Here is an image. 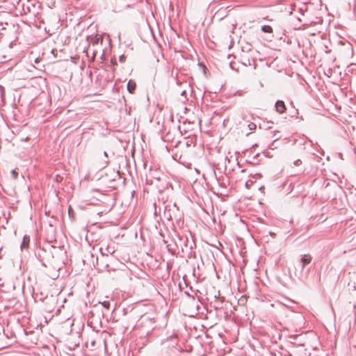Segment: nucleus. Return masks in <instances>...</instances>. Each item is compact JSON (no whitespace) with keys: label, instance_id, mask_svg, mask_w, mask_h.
Masks as SVG:
<instances>
[{"label":"nucleus","instance_id":"obj_3","mask_svg":"<svg viewBox=\"0 0 356 356\" xmlns=\"http://www.w3.org/2000/svg\"><path fill=\"white\" fill-rule=\"evenodd\" d=\"M136 83L132 81L129 80L127 83V90L129 92L133 93L134 90H136Z\"/></svg>","mask_w":356,"mask_h":356},{"label":"nucleus","instance_id":"obj_7","mask_svg":"<svg viewBox=\"0 0 356 356\" xmlns=\"http://www.w3.org/2000/svg\"><path fill=\"white\" fill-rule=\"evenodd\" d=\"M101 304H102V305L104 307H105V308H106V309H109V307H110V303H109V302H108V301H104V302H102Z\"/></svg>","mask_w":356,"mask_h":356},{"label":"nucleus","instance_id":"obj_4","mask_svg":"<svg viewBox=\"0 0 356 356\" xmlns=\"http://www.w3.org/2000/svg\"><path fill=\"white\" fill-rule=\"evenodd\" d=\"M29 241H30L29 236L25 235L23 237V241H22V244H21V249L23 250L24 248H27L28 246H29Z\"/></svg>","mask_w":356,"mask_h":356},{"label":"nucleus","instance_id":"obj_2","mask_svg":"<svg viewBox=\"0 0 356 356\" xmlns=\"http://www.w3.org/2000/svg\"><path fill=\"white\" fill-rule=\"evenodd\" d=\"M275 106L276 111L280 113H284V111L286 110L285 104L283 101H281V100L277 101Z\"/></svg>","mask_w":356,"mask_h":356},{"label":"nucleus","instance_id":"obj_8","mask_svg":"<svg viewBox=\"0 0 356 356\" xmlns=\"http://www.w3.org/2000/svg\"><path fill=\"white\" fill-rule=\"evenodd\" d=\"M293 164L296 165V166H298L302 164V161L300 159H297L294 162H293Z\"/></svg>","mask_w":356,"mask_h":356},{"label":"nucleus","instance_id":"obj_10","mask_svg":"<svg viewBox=\"0 0 356 356\" xmlns=\"http://www.w3.org/2000/svg\"><path fill=\"white\" fill-rule=\"evenodd\" d=\"M125 60H126V57L124 55H121L119 58V60L120 63H124L125 62Z\"/></svg>","mask_w":356,"mask_h":356},{"label":"nucleus","instance_id":"obj_11","mask_svg":"<svg viewBox=\"0 0 356 356\" xmlns=\"http://www.w3.org/2000/svg\"><path fill=\"white\" fill-rule=\"evenodd\" d=\"M250 130H253L256 129V124L254 123H251L248 125Z\"/></svg>","mask_w":356,"mask_h":356},{"label":"nucleus","instance_id":"obj_1","mask_svg":"<svg viewBox=\"0 0 356 356\" xmlns=\"http://www.w3.org/2000/svg\"><path fill=\"white\" fill-rule=\"evenodd\" d=\"M312 257L309 254H305L302 255V257L300 259V262L301 264V277H307L309 270L307 269V271L305 273H304V269H305V266L312 261Z\"/></svg>","mask_w":356,"mask_h":356},{"label":"nucleus","instance_id":"obj_13","mask_svg":"<svg viewBox=\"0 0 356 356\" xmlns=\"http://www.w3.org/2000/svg\"><path fill=\"white\" fill-rule=\"evenodd\" d=\"M182 96L186 95V90H183L181 94Z\"/></svg>","mask_w":356,"mask_h":356},{"label":"nucleus","instance_id":"obj_14","mask_svg":"<svg viewBox=\"0 0 356 356\" xmlns=\"http://www.w3.org/2000/svg\"><path fill=\"white\" fill-rule=\"evenodd\" d=\"M104 155L105 156H106V157L108 156L106 152H104Z\"/></svg>","mask_w":356,"mask_h":356},{"label":"nucleus","instance_id":"obj_5","mask_svg":"<svg viewBox=\"0 0 356 356\" xmlns=\"http://www.w3.org/2000/svg\"><path fill=\"white\" fill-rule=\"evenodd\" d=\"M299 337V335H294V336H291L289 338L293 339V341H291V343L296 346H303L302 343H298L296 340L298 339V338Z\"/></svg>","mask_w":356,"mask_h":356},{"label":"nucleus","instance_id":"obj_9","mask_svg":"<svg viewBox=\"0 0 356 356\" xmlns=\"http://www.w3.org/2000/svg\"><path fill=\"white\" fill-rule=\"evenodd\" d=\"M11 173L14 179H16L17 177L18 173L15 170H13Z\"/></svg>","mask_w":356,"mask_h":356},{"label":"nucleus","instance_id":"obj_6","mask_svg":"<svg viewBox=\"0 0 356 356\" xmlns=\"http://www.w3.org/2000/svg\"><path fill=\"white\" fill-rule=\"evenodd\" d=\"M261 30L264 33H272L273 29L270 26L268 25H264L261 26Z\"/></svg>","mask_w":356,"mask_h":356},{"label":"nucleus","instance_id":"obj_12","mask_svg":"<svg viewBox=\"0 0 356 356\" xmlns=\"http://www.w3.org/2000/svg\"><path fill=\"white\" fill-rule=\"evenodd\" d=\"M99 40H100V38H99L96 37V38L94 39L93 44H98V42H99Z\"/></svg>","mask_w":356,"mask_h":356}]
</instances>
